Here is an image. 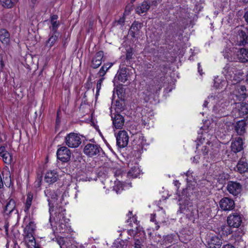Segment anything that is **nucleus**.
<instances>
[{
	"mask_svg": "<svg viewBox=\"0 0 248 248\" xmlns=\"http://www.w3.org/2000/svg\"><path fill=\"white\" fill-rule=\"evenodd\" d=\"M103 56L104 53L102 51L97 52L92 59L91 66L94 69L98 68L102 63Z\"/></svg>",
	"mask_w": 248,
	"mask_h": 248,
	"instance_id": "obj_19",
	"label": "nucleus"
},
{
	"mask_svg": "<svg viewBox=\"0 0 248 248\" xmlns=\"http://www.w3.org/2000/svg\"><path fill=\"white\" fill-rule=\"evenodd\" d=\"M228 83V81H227L226 80L222 79L217 77L214 80V86L217 89H225Z\"/></svg>",
	"mask_w": 248,
	"mask_h": 248,
	"instance_id": "obj_27",
	"label": "nucleus"
},
{
	"mask_svg": "<svg viewBox=\"0 0 248 248\" xmlns=\"http://www.w3.org/2000/svg\"><path fill=\"white\" fill-rule=\"evenodd\" d=\"M244 17L246 21L248 23V11L245 13Z\"/></svg>",
	"mask_w": 248,
	"mask_h": 248,
	"instance_id": "obj_57",
	"label": "nucleus"
},
{
	"mask_svg": "<svg viewBox=\"0 0 248 248\" xmlns=\"http://www.w3.org/2000/svg\"><path fill=\"white\" fill-rule=\"evenodd\" d=\"M227 221L230 227L238 228L242 223V217L239 214L235 213L228 217Z\"/></svg>",
	"mask_w": 248,
	"mask_h": 248,
	"instance_id": "obj_9",
	"label": "nucleus"
},
{
	"mask_svg": "<svg viewBox=\"0 0 248 248\" xmlns=\"http://www.w3.org/2000/svg\"><path fill=\"white\" fill-rule=\"evenodd\" d=\"M132 9L133 5L132 4H128L125 7V11L124 13V16L128 15Z\"/></svg>",
	"mask_w": 248,
	"mask_h": 248,
	"instance_id": "obj_42",
	"label": "nucleus"
},
{
	"mask_svg": "<svg viewBox=\"0 0 248 248\" xmlns=\"http://www.w3.org/2000/svg\"><path fill=\"white\" fill-rule=\"evenodd\" d=\"M231 149L232 151L235 153L241 151L243 149V141L242 138L240 137L236 138L235 140L232 142Z\"/></svg>",
	"mask_w": 248,
	"mask_h": 248,
	"instance_id": "obj_21",
	"label": "nucleus"
},
{
	"mask_svg": "<svg viewBox=\"0 0 248 248\" xmlns=\"http://www.w3.org/2000/svg\"><path fill=\"white\" fill-rule=\"evenodd\" d=\"M193 232L194 230L192 228H184L182 230L181 235L179 236L180 240L184 243H187L192 239Z\"/></svg>",
	"mask_w": 248,
	"mask_h": 248,
	"instance_id": "obj_16",
	"label": "nucleus"
},
{
	"mask_svg": "<svg viewBox=\"0 0 248 248\" xmlns=\"http://www.w3.org/2000/svg\"><path fill=\"white\" fill-rule=\"evenodd\" d=\"M199 159V156L197 155L193 157V162L194 163H197L198 162V159Z\"/></svg>",
	"mask_w": 248,
	"mask_h": 248,
	"instance_id": "obj_58",
	"label": "nucleus"
},
{
	"mask_svg": "<svg viewBox=\"0 0 248 248\" xmlns=\"http://www.w3.org/2000/svg\"><path fill=\"white\" fill-rule=\"evenodd\" d=\"M41 180L40 179H38L35 182V185L38 187H39L41 186Z\"/></svg>",
	"mask_w": 248,
	"mask_h": 248,
	"instance_id": "obj_54",
	"label": "nucleus"
},
{
	"mask_svg": "<svg viewBox=\"0 0 248 248\" xmlns=\"http://www.w3.org/2000/svg\"><path fill=\"white\" fill-rule=\"evenodd\" d=\"M57 177L58 175L55 171H48L45 175V180L48 184H52L57 181Z\"/></svg>",
	"mask_w": 248,
	"mask_h": 248,
	"instance_id": "obj_24",
	"label": "nucleus"
},
{
	"mask_svg": "<svg viewBox=\"0 0 248 248\" xmlns=\"http://www.w3.org/2000/svg\"><path fill=\"white\" fill-rule=\"evenodd\" d=\"M192 172L190 171V170H188L186 173V175L187 176H189L190 174H192Z\"/></svg>",
	"mask_w": 248,
	"mask_h": 248,
	"instance_id": "obj_60",
	"label": "nucleus"
},
{
	"mask_svg": "<svg viewBox=\"0 0 248 248\" xmlns=\"http://www.w3.org/2000/svg\"><path fill=\"white\" fill-rule=\"evenodd\" d=\"M64 209H59L56 215L54 218V220L56 224V227L57 230L60 233H64L66 232V228H68V220L64 216L63 212H65Z\"/></svg>",
	"mask_w": 248,
	"mask_h": 248,
	"instance_id": "obj_5",
	"label": "nucleus"
},
{
	"mask_svg": "<svg viewBox=\"0 0 248 248\" xmlns=\"http://www.w3.org/2000/svg\"><path fill=\"white\" fill-rule=\"evenodd\" d=\"M113 63H108L105 64L100 68L98 74L100 77H103L107 72V71L113 65Z\"/></svg>",
	"mask_w": 248,
	"mask_h": 248,
	"instance_id": "obj_36",
	"label": "nucleus"
},
{
	"mask_svg": "<svg viewBox=\"0 0 248 248\" xmlns=\"http://www.w3.org/2000/svg\"><path fill=\"white\" fill-rule=\"evenodd\" d=\"M237 44L238 45L248 44V30L246 28L238 29Z\"/></svg>",
	"mask_w": 248,
	"mask_h": 248,
	"instance_id": "obj_13",
	"label": "nucleus"
},
{
	"mask_svg": "<svg viewBox=\"0 0 248 248\" xmlns=\"http://www.w3.org/2000/svg\"><path fill=\"white\" fill-rule=\"evenodd\" d=\"M237 170L240 173L245 172L248 170V165L245 158H242L236 166Z\"/></svg>",
	"mask_w": 248,
	"mask_h": 248,
	"instance_id": "obj_25",
	"label": "nucleus"
},
{
	"mask_svg": "<svg viewBox=\"0 0 248 248\" xmlns=\"http://www.w3.org/2000/svg\"><path fill=\"white\" fill-rule=\"evenodd\" d=\"M133 144L134 146H137L136 148L139 150H143L144 146L147 145L146 140L141 133L134 135Z\"/></svg>",
	"mask_w": 248,
	"mask_h": 248,
	"instance_id": "obj_14",
	"label": "nucleus"
},
{
	"mask_svg": "<svg viewBox=\"0 0 248 248\" xmlns=\"http://www.w3.org/2000/svg\"><path fill=\"white\" fill-rule=\"evenodd\" d=\"M243 2H245V3H248V0H242Z\"/></svg>",
	"mask_w": 248,
	"mask_h": 248,
	"instance_id": "obj_62",
	"label": "nucleus"
},
{
	"mask_svg": "<svg viewBox=\"0 0 248 248\" xmlns=\"http://www.w3.org/2000/svg\"><path fill=\"white\" fill-rule=\"evenodd\" d=\"M24 240L28 248H35L36 241L33 234L31 233L24 234Z\"/></svg>",
	"mask_w": 248,
	"mask_h": 248,
	"instance_id": "obj_23",
	"label": "nucleus"
},
{
	"mask_svg": "<svg viewBox=\"0 0 248 248\" xmlns=\"http://www.w3.org/2000/svg\"><path fill=\"white\" fill-rule=\"evenodd\" d=\"M0 1L3 7L8 8L12 7L15 3V0H1Z\"/></svg>",
	"mask_w": 248,
	"mask_h": 248,
	"instance_id": "obj_38",
	"label": "nucleus"
},
{
	"mask_svg": "<svg viewBox=\"0 0 248 248\" xmlns=\"http://www.w3.org/2000/svg\"><path fill=\"white\" fill-rule=\"evenodd\" d=\"M246 124V121L244 120L239 121L237 123L235 130L238 135H242L245 132Z\"/></svg>",
	"mask_w": 248,
	"mask_h": 248,
	"instance_id": "obj_26",
	"label": "nucleus"
},
{
	"mask_svg": "<svg viewBox=\"0 0 248 248\" xmlns=\"http://www.w3.org/2000/svg\"><path fill=\"white\" fill-rule=\"evenodd\" d=\"M0 40L3 44L7 45L10 41V34L5 29L0 30Z\"/></svg>",
	"mask_w": 248,
	"mask_h": 248,
	"instance_id": "obj_28",
	"label": "nucleus"
},
{
	"mask_svg": "<svg viewBox=\"0 0 248 248\" xmlns=\"http://www.w3.org/2000/svg\"><path fill=\"white\" fill-rule=\"evenodd\" d=\"M227 190L230 193L236 196L240 193L241 186L237 182H229L227 185Z\"/></svg>",
	"mask_w": 248,
	"mask_h": 248,
	"instance_id": "obj_18",
	"label": "nucleus"
},
{
	"mask_svg": "<svg viewBox=\"0 0 248 248\" xmlns=\"http://www.w3.org/2000/svg\"><path fill=\"white\" fill-rule=\"evenodd\" d=\"M124 17H123L119 19V20L118 21V22L119 24H123L124 22Z\"/></svg>",
	"mask_w": 248,
	"mask_h": 248,
	"instance_id": "obj_53",
	"label": "nucleus"
},
{
	"mask_svg": "<svg viewBox=\"0 0 248 248\" xmlns=\"http://www.w3.org/2000/svg\"><path fill=\"white\" fill-rule=\"evenodd\" d=\"M197 214H198V210L196 209V208H195L194 209H192L190 216L195 217V216H197Z\"/></svg>",
	"mask_w": 248,
	"mask_h": 248,
	"instance_id": "obj_50",
	"label": "nucleus"
},
{
	"mask_svg": "<svg viewBox=\"0 0 248 248\" xmlns=\"http://www.w3.org/2000/svg\"><path fill=\"white\" fill-rule=\"evenodd\" d=\"M65 142L70 148H77L81 144V139L79 135L71 133L65 137Z\"/></svg>",
	"mask_w": 248,
	"mask_h": 248,
	"instance_id": "obj_7",
	"label": "nucleus"
},
{
	"mask_svg": "<svg viewBox=\"0 0 248 248\" xmlns=\"http://www.w3.org/2000/svg\"><path fill=\"white\" fill-rule=\"evenodd\" d=\"M224 58L230 61H240L245 62L248 61V50L246 48H233L232 50L225 49L223 51Z\"/></svg>",
	"mask_w": 248,
	"mask_h": 248,
	"instance_id": "obj_4",
	"label": "nucleus"
},
{
	"mask_svg": "<svg viewBox=\"0 0 248 248\" xmlns=\"http://www.w3.org/2000/svg\"><path fill=\"white\" fill-rule=\"evenodd\" d=\"M101 149L100 147L96 144L88 143L85 146L84 153L89 156H93L97 155Z\"/></svg>",
	"mask_w": 248,
	"mask_h": 248,
	"instance_id": "obj_11",
	"label": "nucleus"
},
{
	"mask_svg": "<svg viewBox=\"0 0 248 248\" xmlns=\"http://www.w3.org/2000/svg\"><path fill=\"white\" fill-rule=\"evenodd\" d=\"M0 156L2 158L3 162L7 164H10L12 162L11 155L6 150L4 146L0 147Z\"/></svg>",
	"mask_w": 248,
	"mask_h": 248,
	"instance_id": "obj_20",
	"label": "nucleus"
},
{
	"mask_svg": "<svg viewBox=\"0 0 248 248\" xmlns=\"http://www.w3.org/2000/svg\"><path fill=\"white\" fill-rule=\"evenodd\" d=\"M57 156L61 161L66 162L70 160L71 153L66 147L62 146L58 149Z\"/></svg>",
	"mask_w": 248,
	"mask_h": 248,
	"instance_id": "obj_12",
	"label": "nucleus"
},
{
	"mask_svg": "<svg viewBox=\"0 0 248 248\" xmlns=\"http://www.w3.org/2000/svg\"><path fill=\"white\" fill-rule=\"evenodd\" d=\"M104 80V78H101L99 80L97 81V85H96V94L99 92L101 88L102 83Z\"/></svg>",
	"mask_w": 248,
	"mask_h": 248,
	"instance_id": "obj_44",
	"label": "nucleus"
},
{
	"mask_svg": "<svg viewBox=\"0 0 248 248\" xmlns=\"http://www.w3.org/2000/svg\"><path fill=\"white\" fill-rule=\"evenodd\" d=\"M211 103L213 104V111L218 115V116H224L227 115L226 110L229 102L226 101L221 93H218L216 96L211 95L205 100L203 105L206 107L207 105Z\"/></svg>",
	"mask_w": 248,
	"mask_h": 248,
	"instance_id": "obj_2",
	"label": "nucleus"
},
{
	"mask_svg": "<svg viewBox=\"0 0 248 248\" xmlns=\"http://www.w3.org/2000/svg\"><path fill=\"white\" fill-rule=\"evenodd\" d=\"M142 246V242L139 239L135 240V248H141Z\"/></svg>",
	"mask_w": 248,
	"mask_h": 248,
	"instance_id": "obj_49",
	"label": "nucleus"
},
{
	"mask_svg": "<svg viewBox=\"0 0 248 248\" xmlns=\"http://www.w3.org/2000/svg\"><path fill=\"white\" fill-rule=\"evenodd\" d=\"M207 242L210 248H220L222 240L218 236L209 235L207 238Z\"/></svg>",
	"mask_w": 248,
	"mask_h": 248,
	"instance_id": "obj_17",
	"label": "nucleus"
},
{
	"mask_svg": "<svg viewBox=\"0 0 248 248\" xmlns=\"http://www.w3.org/2000/svg\"><path fill=\"white\" fill-rule=\"evenodd\" d=\"M58 33H54L48 39L46 42V46L49 47H52L58 39Z\"/></svg>",
	"mask_w": 248,
	"mask_h": 248,
	"instance_id": "obj_37",
	"label": "nucleus"
},
{
	"mask_svg": "<svg viewBox=\"0 0 248 248\" xmlns=\"http://www.w3.org/2000/svg\"><path fill=\"white\" fill-rule=\"evenodd\" d=\"M223 73L226 78L232 84H236L240 82L244 77V73L235 66L227 64L223 68Z\"/></svg>",
	"mask_w": 248,
	"mask_h": 248,
	"instance_id": "obj_3",
	"label": "nucleus"
},
{
	"mask_svg": "<svg viewBox=\"0 0 248 248\" xmlns=\"http://www.w3.org/2000/svg\"><path fill=\"white\" fill-rule=\"evenodd\" d=\"M150 221L151 222H155V228H153V230H157L159 228V225H158L159 223H160L161 222H165V220H158L157 222L156 221V220L155 219V215H151L150 217Z\"/></svg>",
	"mask_w": 248,
	"mask_h": 248,
	"instance_id": "obj_39",
	"label": "nucleus"
},
{
	"mask_svg": "<svg viewBox=\"0 0 248 248\" xmlns=\"http://www.w3.org/2000/svg\"><path fill=\"white\" fill-rule=\"evenodd\" d=\"M219 206L224 211H230L234 207V202L230 198H223L220 201Z\"/></svg>",
	"mask_w": 248,
	"mask_h": 248,
	"instance_id": "obj_15",
	"label": "nucleus"
},
{
	"mask_svg": "<svg viewBox=\"0 0 248 248\" xmlns=\"http://www.w3.org/2000/svg\"><path fill=\"white\" fill-rule=\"evenodd\" d=\"M241 90L242 91H244V90H246V88L244 86H242Z\"/></svg>",
	"mask_w": 248,
	"mask_h": 248,
	"instance_id": "obj_61",
	"label": "nucleus"
},
{
	"mask_svg": "<svg viewBox=\"0 0 248 248\" xmlns=\"http://www.w3.org/2000/svg\"><path fill=\"white\" fill-rule=\"evenodd\" d=\"M222 248H235L233 246L227 244L223 246Z\"/></svg>",
	"mask_w": 248,
	"mask_h": 248,
	"instance_id": "obj_59",
	"label": "nucleus"
},
{
	"mask_svg": "<svg viewBox=\"0 0 248 248\" xmlns=\"http://www.w3.org/2000/svg\"><path fill=\"white\" fill-rule=\"evenodd\" d=\"M155 87L154 85L149 86L147 89V93H149L148 96H151L152 94L154 93Z\"/></svg>",
	"mask_w": 248,
	"mask_h": 248,
	"instance_id": "obj_45",
	"label": "nucleus"
},
{
	"mask_svg": "<svg viewBox=\"0 0 248 248\" xmlns=\"http://www.w3.org/2000/svg\"><path fill=\"white\" fill-rule=\"evenodd\" d=\"M35 228L36 226L34 222L32 221H30L24 229V234H29L30 233L33 234Z\"/></svg>",
	"mask_w": 248,
	"mask_h": 248,
	"instance_id": "obj_31",
	"label": "nucleus"
},
{
	"mask_svg": "<svg viewBox=\"0 0 248 248\" xmlns=\"http://www.w3.org/2000/svg\"><path fill=\"white\" fill-rule=\"evenodd\" d=\"M138 26L140 27V24L137 22L133 23L131 27L130 31H135L138 29Z\"/></svg>",
	"mask_w": 248,
	"mask_h": 248,
	"instance_id": "obj_46",
	"label": "nucleus"
},
{
	"mask_svg": "<svg viewBox=\"0 0 248 248\" xmlns=\"http://www.w3.org/2000/svg\"><path fill=\"white\" fill-rule=\"evenodd\" d=\"M125 68L121 69L118 74V78L122 82H125L127 80V75Z\"/></svg>",
	"mask_w": 248,
	"mask_h": 248,
	"instance_id": "obj_33",
	"label": "nucleus"
},
{
	"mask_svg": "<svg viewBox=\"0 0 248 248\" xmlns=\"http://www.w3.org/2000/svg\"><path fill=\"white\" fill-rule=\"evenodd\" d=\"M58 16L57 15H53L51 17V22L53 21H57V19H58Z\"/></svg>",
	"mask_w": 248,
	"mask_h": 248,
	"instance_id": "obj_52",
	"label": "nucleus"
},
{
	"mask_svg": "<svg viewBox=\"0 0 248 248\" xmlns=\"http://www.w3.org/2000/svg\"><path fill=\"white\" fill-rule=\"evenodd\" d=\"M124 122V119L123 116L119 114L115 115L113 118V124L116 129H121L123 127Z\"/></svg>",
	"mask_w": 248,
	"mask_h": 248,
	"instance_id": "obj_22",
	"label": "nucleus"
},
{
	"mask_svg": "<svg viewBox=\"0 0 248 248\" xmlns=\"http://www.w3.org/2000/svg\"><path fill=\"white\" fill-rule=\"evenodd\" d=\"M123 189L122 184L120 182H116L115 185L113 187V190L116 191L117 193H119Z\"/></svg>",
	"mask_w": 248,
	"mask_h": 248,
	"instance_id": "obj_40",
	"label": "nucleus"
},
{
	"mask_svg": "<svg viewBox=\"0 0 248 248\" xmlns=\"http://www.w3.org/2000/svg\"><path fill=\"white\" fill-rule=\"evenodd\" d=\"M232 116L234 118L244 117L248 114V103L239 102L235 104V108L233 109Z\"/></svg>",
	"mask_w": 248,
	"mask_h": 248,
	"instance_id": "obj_6",
	"label": "nucleus"
},
{
	"mask_svg": "<svg viewBox=\"0 0 248 248\" xmlns=\"http://www.w3.org/2000/svg\"><path fill=\"white\" fill-rule=\"evenodd\" d=\"M140 170L139 167L135 166L131 168L130 170L127 173V176L130 178L137 177L140 173Z\"/></svg>",
	"mask_w": 248,
	"mask_h": 248,
	"instance_id": "obj_32",
	"label": "nucleus"
},
{
	"mask_svg": "<svg viewBox=\"0 0 248 248\" xmlns=\"http://www.w3.org/2000/svg\"><path fill=\"white\" fill-rule=\"evenodd\" d=\"M175 242V238L172 234L168 235L164 237L162 245L168 247L170 244Z\"/></svg>",
	"mask_w": 248,
	"mask_h": 248,
	"instance_id": "obj_34",
	"label": "nucleus"
},
{
	"mask_svg": "<svg viewBox=\"0 0 248 248\" xmlns=\"http://www.w3.org/2000/svg\"><path fill=\"white\" fill-rule=\"evenodd\" d=\"M119 103H120V102H117H117H116V106H119Z\"/></svg>",
	"mask_w": 248,
	"mask_h": 248,
	"instance_id": "obj_64",
	"label": "nucleus"
},
{
	"mask_svg": "<svg viewBox=\"0 0 248 248\" xmlns=\"http://www.w3.org/2000/svg\"><path fill=\"white\" fill-rule=\"evenodd\" d=\"M72 248H85V247L82 245L78 243L76 245H73L72 246Z\"/></svg>",
	"mask_w": 248,
	"mask_h": 248,
	"instance_id": "obj_51",
	"label": "nucleus"
},
{
	"mask_svg": "<svg viewBox=\"0 0 248 248\" xmlns=\"http://www.w3.org/2000/svg\"><path fill=\"white\" fill-rule=\"evenodd\" d=\"M8 226H9V224L8 223H6L4 226L6 234H8Z\"/></svg>",
	"mask_w": 248,
	"mask_h": 248,
	"instance_id": "obj_56",
	"label": "nucleus"
},
{
	"mask_svg": "<svg viewBox=\"0 0 248 248\" xmlns=\"http://www.w3.org/2000/svg\"><path fill=\"white\" fill-rule=\"evenodd\" d=\"M57 243L60 246L61 248H63L62 247L64 245V238H59L57 239Z\"/></svg>",
	"mask_w": 248,
	"mask_h": 248,
	"instance_id": "obj_47",
	"label": "nucleus"
},
{
	"mask_svg": "<svg viewBox=\"0 0 248 248\" xmlns=\"http://www.w3.org/2000/svg\"><path fill=\"white\" fill-rule=\"evenodd\" d=\"M51 30L54 32V33H58L57 30L59 26V23L58 21L51 22Z\"/></svg>",
	"mask_w": 248,
	"mask_h": 248,
	"instance_id": "obj_41",
	"label": "nucleus"
},
{
	"mask_svg": "<svg viewBox=\"0 0 248 248\" xmlns=\"http://www.w3.org/2000/svg\"><path fill=\"white\" fill-rule=\"evenodd\" d=\"M232 227L228 226H224L222 228L223 231H224L226 234H231L232 232V229H231Z\"/></svg>",
	"mask_w": 248,
	"mask_h": 248,
	"instance_id": "obj_48",
	"label": "nucleus"
},
{
	"mask_svg": "<svg viewBox=\"0 0 248 248\" xmlns=\"http://www.w3.org/2000/svg\"><path fill=\"white\" fill-rule=\"evenodd\" d=\"M198 72L200 73V74L201 75H202V70L201 69V65H200V63H199L198 64Z\"/></svg>",
	"mask_w": 248,
	"mask_h": 248,
	"instance_id": "obj_55",
	"label": "nucleus"
},
{
	"mask_svg": "<svg viewBox=\"0 0 248 248\" xmlns=\"http://www.w3.org/2000/svg\"><path fill=\"white\" fill-rule=\"evenodd\" d=\"M177 184H179V183L178 181H176L175 183V186H177Z\"/></svg>",
	"mask_w": 248,
	"mask_h": 248,
	"instance_id": "obj_63",
	"label": "nucleus"
},
{
	"mask_svg": "<svg viewBox=\"0 0 248 248\" xmlns=\"http://www.w3.org/2000/svg\"><path fill=\"white\" fill-rule=\"evenodd\" d=\"M16 207V203L14 200L10 199L6 203L5 208L4 212L6 214H9L13 212Z\"/></svg>",
	"mask_w": 248,
	"mask_h": 248,
	"instance_id": "obj_30",
	"label": "nucleus"
},
{
	"mask_svg": "<svg viewBox=\"0 0 248 248\" xmlns=\"http://www.w3.org/2000/svg\"><path fill=\"white\" fill-rule=\"evenodd\" d=\"M150 3L144 1L136 8V11L139 14H143L147 12L150 8Z\"/></svg>",
	"mask_w": 248,
	"mask_h": 248,
	"instance_id": "obj_29",
	"label": "nucleus"
},
{
	"mask_svg": "<svg viewBox=\"0 0 248 248\" xmlns=\"http://www.w3.org/2000/svg\"><path fill=\"white\" fill-rule=\"evenodd\" d=\"M133 53L131 49H129L127 50L126 53V59L127 61H130L133 58Z\"/></svg>",
	"mask_w": 248,
	"mask_h": 248,
	"instance_id": "obj_43",
	"label": "nucleus"
},
{
	"mask_svg": "<svg viewBox=\"0 0 248 248\" xmlns=\"http://www.w3.org/2000/svg\"><path fill=\"white\" fill-rule=\"evenodd\" d=\"M33 199V194L31 193H29L27 195L26 201L25 203L24 211L28 212L31 206L32 201Z\"/></svg>",
	"mask_w": 248,
	"mask_h": 248,
	"instance_id": "obj_35",
	"label": "nucleus"
},
{
	"mask_svg": "<svg viewBox=\"0 0 248 248\" xmlns=\"http://www.w3.org/2000/svg\"><path fill=\"white\" fill-rule=\"evenodd\" d=\"M215 138V136L205 133H202V137L198 139L197 146L203 144L202 151L204 158L209 162L213 161L219 153L217 143L211 141L212 139Z\"/></svg>",
	"mask_w": 248,
	"mask_h": 248,
	"instance_id": "obj_1",
	"label": "nucleus"
},
{
	"mask_svg": "<svg viewBox=\"0 0 248 248\" xmlns=\"http://www.w3.org/2000/svg\"><path fill=\"white\" fill-rule=\"evenodd\" d=\"M117 145L120 148L126 147L128 143L129 136L127 133L124 131H120L116 136Z\"/></svg>",
	"mask_w": 248,
	"mask_h": 248,
	"instance_id": "obj_10",
	"label": "nucleus"
},
{
	"mask_svg": "<svg viewBox=\"0 0 248 248\" xmlns=\"http://www.w3.org/2000/svg\"><path fill=\"white\" fill-rule=\"evenodd\" d=\"M45 195L47 197V201L48 202V205L49 206V212H51L50 208L53 207V203L57 200V197L59 195L61 194V192L60 190H57L55 191L53 189H51L50 188H47L45 190ZM50 222L52 223V218H51V213L50 212Z\"/></svg>",
	"mask_w": 248,
	"mask_h": 248,
	"instance_id": "obj_8",
	"label": "nucleus"
}]
</instances>
